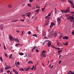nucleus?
Segmentation results:
<instances>
[{"mask_svg":"<svg viewBox=\"0 0 74 74\" xmlns=\"http://www.w3.org/2000/svg\"><path fill=\"white\" fill-rule=\"evenodd\" d=\"M28 34L29 35H30V34H31V32L30 31H29L28 32Z\"/></svg>","mask_w":74,"mask_h":74,"instance_id":"49","label":"nucleus"},{"mask_svg":"<svg viewBox=\"0 0 74 74\" xmlns=\"http://www.w3.org/2000/svg\"><path fill=\"white\" fill-rule=\"evenodd\" d=\"M62 38L63 39H64V40H68L69 38V37L68 36H64Z\"/></svg>","mask_w":74,"mask_h":74,"instance_id":"8","label":"nucleus"},{"mask_svg":"<svg viewBox=\"0 0 74 74\" xmlns=\"http://www.w3.org/2000/svg\"><path fill=\"white\" fill-rule=\"evenodd\" d=\"M15 65L17 67H19V66L18 65V64H17L16 63L15 64Z\"/></svg>","mask_w":74,"mask_h":74,"instance_id":"37","label":"nucleus"},{"mask_svg":"<svg viewBox=\"0 0 74 74\" xmlns=\"http://www.w3.org/2000/svg\"><path fill=\"white\" fill-rule=\"evenodd\" d=\"M45 8H42V11L43 12H44V11H45Z\"/></svg>","mask_w":74,"mask_h":74,"instance_id":"32","label":"nucleus"},{"mask_svg":"<svg viewBox=\"0 0 74 74\" xmlns=\"http://www.w3.org/2000/svg\"><path fill=\"white\" fill-rule=\"evenodd\" d=\"M14 40L15 41H16V42H19V40L18 38H16L14 39Z\"/></svg>","mask_w":74,"mask_h":74,"instance_id":"11","label":"nucleus"},{"mask_svg":"<svg viewBox=\"0 0 74 74\" xmlns=\"http://www.w3.org/2000/svg\"><path fill=\"white\" fill-rule=\"evenodd\" d=\"M17 63L18 65H20V63H19V62L18 61L17 62Z\"/></svg>","mask_w":74,"mask_h":74,"instance_id":"48","label":"nucleus"},{"mask_svg":"<svg viewBox=\"0 0 74 74\" xmlns=\"http://www.w3.org/2000/svg\"><path fill=\"white\" fill-rule=\"evenodd\" d=\"M47 7V5H45V7H44V8H45V7Z\"/></svg>","mask_w":74,"mask_h":74,"instance_id":"64","label":"nucleus"},{"mask_svg":"<svg viewBox=\"0 0 74 74\" xmlns=\"http://www.w3.org/2000/svg\"><path fill=\"white\" fill-rule=\"evenodd\" d=\"M34 65H33L32 67L31 68V70H33L34 69Z\"/></svg>","mask_w":74,"mask_h":74,"instance_id":"28","label":"nucleus"},{"mask_svg":"<svg viewBox=\"0 0 74 74\" xmlns=\"http://www.w3.org/2000/svg\"><path fill=\"white\" fill-rule=\"evenodd\" d=\"M21 33H22V36H23V32H21Z\"/></svg>","mask_w":74,"mask_h":74,"instance_id":"62","label":"nucleus"},{"mask_svg":"<svg viewBox=\"0 0 74 74\" xmlns=\"http://www.w3.org/2000/svg\"><path fill=\"white\" fill-rule=\"evenodd\" d=\"M20 45V44H16V45H15V46H16V47H17V46H18V45Z\"/></svg>","mask_w":74,"mask_h":74,"instance_id":"41","label":"nucleus"},{"mask_svg":"<svg viewBox=\"0 0 74 74\" xmlns=\"http://www.w3.org/2000/svg\"><path fill=\"white\" fill-rule=\"evenodd\" d=\"M28 55L29 57H32V54L31 53H28Z\"/></svg>","mask_w":74,"mask_h":74,"instance_id":"18","label":"nucleus"},{"mask_svg":"<svg viewBox=\"0 0 74 74\" xmlns=\"http://www.w3.org/2000/svg\"><path fill=\"white\" fill-rule=\"evenodd\" d=\"M58 53H60V52H62V51H58Z\"/></svg>","mask_w":74,"mask_h":74,"instance_id":"43","label":"nucleus"},{"mask_svg":"<svg viewBox=\"0 0 74 74\" xmlns=\"http://www.w3.org/2000/svg\"><path fill=\"white\" fill-rule=\"evenodd\" d=\"M68 42H67L65 43H63V44L64 45H68Z\"/></svg>","mask_w":74,"mask_h":74,"instance_id":"20","label":"nucleus"},{"mask_svg":"<svg viewBox=\"0 0 74 74\" xmlns=\"http://www.w3.org/2000/svg\"><path fill=\"white\" fill-rule=\"evenodd\" d=\"M55 12L56 14H58L59 13V11L58 10L56 9V8H55L54 9Z\"/></svg>","mask_w":74,"mask_h":74,"instance_id":"4","label":"nucleus"},{"mask_svg":"<svg viewBox=\"0 0 74 74\" xmlns=\"http://www.w3.org/2000/svg\"><path fill=\"white\" fill-rule=\"evenodd\" d=\"M12 54H11L10 55V56L9 57V58H10V59H11L12 58Z\"/></svg>","mask_w":74,"mask_h":74,"instance_id":"47","label":"nucleus"},{"mask_svg":"<svg viewBox=\"0 0 74 74\" xmlns=\"http://www.w3.org/2000/svg\"><path fill=\"white\" fill-rule=\"evenodd\" d=\"M0 30H3L4 29V27H3V25H0Z\"/></svg>","mask_w":74,"mask_h":74,"instance_id":"16","label":"nucleus"},{"mask_svg":"<svg viewBox=\"0 0 74 74\" xmlns=\"http://www.w3.org/2000/svg\"><path fill=\"white\" fill-rule=\"evenodd\" d=\"M30 69V66H28L27 67V69H25V71H29V70Z\"/></svg>","mask_w":74,"mask_h":74,"instance_id":"15","label":"nucleus"},{"mask_svg":"<svg viewBox=\"0 0 74 74\" xmlns=\"http://www.w3.org/2000/svg\"><path fill=\"white\" fill-rule=\"evenodd\" d=\"M72 34L73 35V36H74V30H73V31L72 32Z\"/></svg>","mask_w":74,"mask_h":74,"instance_id":"44","label":"nucleus"},{"mask_svg":"<svg viewBox=\"0 0 74 74\" xmlns=\"http://www.w3.org/2000/svg\"><path fill=\"white\" fill-rule=\"evenodd\" d=\"M8 7L9 8H11L12 7V6L11 5H8Z\"/></svg>","mask_w":74,"mask_h":74,"instance_id":"31","label":"nucleus"},{"mask_svg":"<svg viewBox=\"0 0 74 74\" xmlns=\"http://www.w3.org/2000/svg\"><path fill=\"white\" fill-rule=\"evenodd\" d=\"M51 45V42H49L48 43L47 46L49 47H50Z\"/></svg>","mask_w":74,"mask_h":74,"instance_id":"17","label":"nucleus"},{"mask_svg":"<svg viewBox=\"0 0 74 74\" xmlns=\"http://www.w3.org/2000/svg\"><path fill=\"white\" fill-rule=\"evenodd\" d=\"M28 64H29V63H31V64H33V62L32 61H29L28 62Z\"/></svg>","mask_w":74,"mask_h":74,"instance_id":"19","label":"nucleus"},{"mask_svg":"<svg viewBox=\"0 0 74 74\" xmlns=\"http://www.w3.org/2000/svg\"><path fill=\"white\" fill-rule=\"evenodd\" d=\"M35 50H36V52H37V53H38V52L39 51L37 49H36Z\"/></svg>","mask_w":74,"mask_h":74,"instance_id":"40","label":"nucleus"},{"mask_svg":"<svg viewBox=\"0 0 74 74\" xmlns=\"http://www.w3.org/2000/svg\"><path fill=\"white\" fill-rule=\"evenodd\" d=\"M61 62H62V61H59V64H60V63H61Z\"/></svg>","mask_w":74,"mask_h":74,"instance_id":"61","label":"nucleus"},{"mask_svg":"<svg viewBox=\"0 0 74 74\" xmlns=\"http://www.w3.org/2000/svg\"><path fill=\"white\" fill-rule=\"evenodd\" d=\"M41 55L42 56V58L46 57L45 53H42L41 54Z\"/></svg>","mask_w":74,"mask_h":74,"instance_id":"7","label":"nucleus"},{"mask_svg":"<svg viewBox=\"0 0 74 74\" xmlns=\"http://www.w3.org/2000/svg\"><path fill=\"white\" fill-rule=\"evenodd\" d=\"M44 36L43 37L45 39H48V38L47 36Z\"/></svg>","mask_w":74,"mask_h":74,"instance_id":"29","label":"nucleus"},{"mask_svg":"<svg viewBox=\"0 0 74 74\" xmlns=\"http://www.w3.org/2000/svg\"><path fill=\"white\" fill-rule=\"evenodd\" d=\"M0 59H1V61L2 62H3V59H2V58H1V57H0Z\"/></svg>","mask_w":74,"mask_h":74,"instance_id":"42","label":"nucleus"},{"mask_svg":"<svg viewBox=\"0 0 74 74\" xmlns=\"http://www.w3.org/2000/svg\"><path fill=\"white\" fill-rule=\"evenodd\" d=\"M13 71L14 72V73H16V74H18V72L16 71L15 69H13Z\"/></svg>","mask_w":74,"mask_h":74,"instance_id":"10","label":"nucleus"},{"mask_svg":"<svg viewBox=\"0 0 74 74\" xmlns=\"http://www.w3.org/2000/svg\"><path fill=\"white\" fill-rule=\"evenodd\" d=\"M1 71H3V69L2 68L1 69Z\"/></svg>","mask_w":74,"mask_h":74,"instance_id":"53","label":"nucleus"},{"mask_svg":"<svg viewBox=\"0 0 74 74\" xmlns=\"http://www.w3.org/2000/svg\"><path fill=\"white\" fill-rule=\"evenodd\" d=\"M71 14H74V12H71Z\"/></svg>","mask_w":74,"mask_h":74,"instance_id":"60","label":"nucleus"},{"mask_svg":"<svg viewBox=\"0 0 74 74\" xmlns=\"http://www.w3.org/2000/svg\"><path fill=\"white\" fill-rule=\"evenodd\" d=\"M4 49L5 50L6 49V47H5V46H4Z\"/></svg>","mask_w":74,"mask_h":74,"instance_id":"54","label":"nucleus"},{"mask_svg":"<svg viewBox=\"0 0 74 74\" xmlns=\"http://www.w3.org/2000/svg\"><path fill=\"white\" fill-rule=\"evenodd\" d=\"M20 21H22V22H24V21H25V19L20 20Z\"/></svg>","mask_w":74,"mask_h":74,"instance_id":"38","label":"nucleus"},{"mask_svg":"<svg viewBox=\"0 0 74 74\" xmlns=\"http://www.w3.org/2000/svg\"><path fill=\"white\" fill-rule=\"evenodd\" d=\"M67 19L68 20H70L71 22H73V20L74 19V17L72 16H69V17H67Z\"/></svg>","mask_w":74,"mask_h":74,"instance_id":"1","label":"nucleus"},{"mask_svg":"<svg viewBox=\"0 0 74 74\" xmlns=\"http://www.w3.org/2000/svg\"><path fill=\"white\" fill-rule=\"evenodd\" d=\"M42 34H43V37H44V36H45V35H46V32H44V31H43Z\"/></svg>","mask_w":74,"mask_h":74,"instance_id":"14","label":"nucleus"},{"mask_svg":"<svg viewBox=\"0 0 74 74\" xmlns=\"http://www.w3.org/2000/svg\"><path fill=\"white\" fill-rule=\"evenodd\" d=\"M70 7H68L66 10L64 11V12L65 13H69L70 12Z\"/></svg>","mask_w":74,"mask_h":74,"instance_id":"2","label":"nucleus"},{"mask_svg":"<svg viewBox=\"0 0 74 74\" xmlns=\"http://www.w3.org/2000/svg\"><path fill=\"white\" fill-rule=\"evenodd\" d=\"M16 32H17V33H19V30H17Z\"/></svg>","mask_w":74,"mask_h":74,"instance_id":"58","label":"nucleus"},{"mask_svg":"<svg viewBox=\"0 0 74 74\" xmlns=\"http://www.w3.org/2000/svg\"><path fill=\"white\" fill-rule=\"evenodd\" d=\"M47 16H51V13H49Z\"/></svg>","mask_w":74,"mask_h":74,"instance_id":"51","label":"nucleus"},{"mask_svg":"<svg viewBox=\"0 0 74 74\" xmlns=\"http://www.w3.org/2000/svg\"><path fill=\"white\" fill-rule=\"evenodd\" d=\"M53 26H55V23H54L52 22L51 23V25L50 26L51 28H52V27L53 26Z\"/></svg>","mask_w":74,"mask_h":74,"instance_id":"9","label":"nucleus"},{"mask_svg":"<svg viewBox=\"0 0 74 74\" xmlns=\"http://www.w3.org/2000/svg\"><path fill=\"white\" fill-rule=\"evenodd\" d=\"M33 0H29V2H32L33 1Z\"/></svg>","mask_w":74,"mask_h":74,"instance_id":"57","label":"nucleus"},{"mask_svg":"<svg viewBox=\"0 0 74 74\" xmlns=\"http://www.w3.org/2000/svg\"><path fill=\"white\" fill-rule=\"evenodd\" d=\"M27 5L29 6V7H31L32 6H31V4H30L28 3L27 4Z\"/></svg>","mask_w":74,"mask_h":74,"instance_id":"35","label":"nucleus"},{"mask_svg":"<svg viewBox=\"0 0 74 74\" xmlns=\"http://www.w3.org/2000/svg\"><path fill=\"white\" fill-rule=\"evenodd\" d=\"M17 21H18V20H15L12 21L11 22H17Z\"/></svg>","mask_w":74,"mask_h":74,"instance_id":"21","label":"nucleus"},{"mask_svg":"<svg viewBox=\"0 0 74 74\" xmlns=\"http://www.w3.org/2000/svg\"><path fill=\"white\" fill-rule=\"evenodd\" d=\"M61 11L63 13V10H61Z\"/></svg>","mask_w":74,"mask_h":74,"instance_id":"63","label":"nucleus"},{"mask_svg":"<svg viewBox=\"0 0 74 74\" xmlns=\"http://www.w3.org/2000/svg\"><path fill=\"white\" fill-rule=\"evenodd\" d=\"M48 17L49 16H46V17H45V19H47V18H48Z\"/></svg>","mask_w":74,"mask_h":74,"instance_id":"45","label":"nucleus"},{"mask_svg":"<svg viewBox=\"0 0 74 74\" xmlns=\"http://www.w3.org/2000/svg\"><path fill=\"white\" fill-rule=\"evenodd\" d=\"M20 71H24V69L23 68H21L19 69Z\"/></svg>","mask_w":74,"mask_h":74,"instance_id":"25","label":"nucleus"},{"mask_svg":"<svg viewBox=\"0 0 74 74\" xmlns=\"http://www.w3.org/2000/svg\"><path fill=\"white\" fill-rule=\"evenodd\" d=\"M33 36H34L35 37H36L37 38L38 37V36H37V35L36 34H33Z\"/></svg>","mask_w":74,"mask_h":74,"instance_id":"22","label":"nucleus"},{"mask_svg":"<svg viewBox=\"0 0 74 74\" xmlns=\"http://www.w3.org/2000/svg\"><path fill=\"white\" fill-rule=\"evenodd\" d=\"M48 37H49V38H51V37H52V36L51 35L49 34V36H48Z\"/></svg>","mask_w":74,"mask_h":74,"instance_id":"30","label":"nucleus"},{"mask_svg":"<svg viewBox=\"0 0 74 74\" xmlns=\"http://www.w3.org/2000/svg\"><path fill=\"white\" fill-rule=\"evenodd\" d=\"M46 53V51L45 50H43L42 51V53Z\"/></svg>","mask_w":74,"mask_h":74,"instance_id":"23","label":"nucleus"},{"mask_svg":"<svg viewBox=\"0 0 74 74\" xmlns=\"http://www.w3.org/2000/svg\"><path fill=\"white\" fill-rule=\"evenodd\" d=\"M57 45H59V44H60V43L58 42L57 43Z\"/></svg>","mask_w":74,"mask_h":74,"instance_id":"52","label":"nucleus"},{"mask_svg":"<svg viewBox=\"0 0 74 74\" xmlns=\"http://www.w3.org/2000/svg\"><path fill=\"white\" fill-rule=\"evenodd\" d=\"M63 1H64V0H62ZM68 1H69V3H71V5H72V4H73L74 3H73L72 2V1H71V0H68Z\"/></svg>","mask_w":74,"mask_h":74,"instance_id":"12","label":"nucleus"},{"mask_svg":"<svg viewBox=\"0 0 74 74\" xmlns=\"http://www.w3.org/2000/svg\"><path fill=\"white\" fill-rule=\"evenodd\" d=\"M71 7H72V8H74V4H72L71 5Z\"/></svg>","mask_w":74,"mask_h":74,"instance_id":"26","label":"nucleus"},{"mask_svg":"<svg viewBox=\"0 0 74 74\" xmlns=\"http://www.w3.org/2000/svg\"><path fill=\"white\" fill-rule=\"evenodd\" d=\"M7 72L8 73H10V71H7Z\"/></svg>","mask_w":74,"mask_h":74,"instance_id":"55","label":"nucleus"},{"mask_svg":"<svg viewBox=\"0 0 74 74\" xmlns=\"http://www.w3.org/2000/svg\"><path fill=\"white\" fill-rule=\"evenodd\" d=\"M38 27H36V31H38Z\"/></svg>","mask_w":74,"mask_h":74,"instance_id":"50","label":"nucleus"},{"mask_svg":"<svg viewBox=\"0 0 74 74\" xmlns=\"http://www.w3.org/2000/svg\"><path fill=\"white\" fill-rule=\"evenodd\" d=\"M70 73H71V74H74V72H72L71 71H70Z\"/></svg>","mask_w":74,"mask_h":74,"instance_id":"33","label":"nucleus"},{"mask_svg":"<svg viewBox=\"0 0 74 74\" xmlns=\"http://www.w3.org/2000/svg\"><path fill=\"white\" fill-rule=\"evenodd\" d=\"M63 37V35H61L60 36V37L59 38V39H60V38H62Z\"/></svg>","mask_w":74,"mask_h":74,"instance_id":"39","label":"nucleus"},{"mask_svg":"<svg viewBox=\"0 0 74 74\" xmlns=\"http://www.w3.org/2000/svg\"><path fill=\"white\" fill-rule=\"evenodd\" d=\"M53 67V65L50 68V69H52V68Z\"/></svg>","mask_w":74,"mask_h":74,"instance_id":"59","label":"nucleus"},{"mask_svg":"<svg viewBox=\"0 0 74 74\" xmlns=\"http://www.w3.org/2000/svg\"><path fill=\"white\" fill-rule=\"evenodd\" d=\"M57 21H58V25H59L60 23V21H61V18L59 17L58 18Z\"/></svg>","mask_w":74,"mask_h":74,"instance_id":"3","label":"nucleus"},{"mask_svg":"<svg viewBox=\"0 0 74 74\" xmlns=\"http://www.w3.org/2000/svg\"><path fill=\"white\" fill-rule=\"evenodd\" d=\"M18 54L19 55H21V56H22V55H24V53H18Z\"/></svg>","mask_w":74,"mask_h":74,"instance_id":"27","label":"nucleus"},{"mask_svg":"<svg viewBox=\"0 0 74 74\" xmlns=\"http://www.w3.org/2000/svg\"><path fill=\"white\" fill-rule=\"evenodd\" d=\"M31 15H30V14H27V16H29V17H30V16Z\"/></svg>","mask_w":74,"mask_h":74,"instance_id":"46","label":"nucleus"},{"mask_svg":"<svg viewBox=\"0 0 74 74\" xmlns=\"http://www.w3.org/2000/svg\"><path fill=\"white\" fill-rule=\"evenodd\" d=\"M10 68L11 67L9 66H7L5 68V70H7L9 69H10Z\"/></svg>","mask_w":74,"mask_h":74,"instance_id":"13","label":"nucleus"},{"mask_svg":"<svg viewBox=\"0 0 74 74\" xmlns=\"http://www.w3.org/2000/svg\"><path fill=\"white\" fill-rule=\"evenodd\" d=\"M53 37H56V36H57V35L58 34V33L56 32V31L54 33H53Z\"/></svg>","mask_w":74,"mask_h":74,"instance_id":"6","label":"nucleus"},{"mask_svg":"<svg viewBox=\"0 0 74 74\" xmlns=\"http://www.w3.org/2000/svg\"><path fill=\"white\" fill-rule=\"evenodd\" d=\"M5 53V56H6V58H8V56H7V54L5 53Z\"/></svg>","mask_w":74,"mask_h":74,"instance_id":"24","label":"nucleus"},{"mask_svg":"<svg viewBox=\"0 0 74 74\" xmlns=\"http://www.w3.org/2000/svg\"><path fill=\"white\" fill-rule=\"evenodd\" d=\"M39 10H40L39 9H38L37 10H35V11H36L38 13V12H39Z\"/></svg>","mask_w":74,"mask_h":74,"instance_id":"34","label":"nucleus"},{"mask_svg":"<svg viewBox=\"0 0 74 74\" xmlns=\"http://www.w3.org/2000/svg\"><path fill=\"white\" fill-rule=\"evenodd\" d=\"M9 38H10V40L12 41H14V39L13 38V37H12V36H11L10 35L9 36Z\"/></svg>","mask_w":74,"mask_h":74,"instance_id":"5","label":"nucleus"},{"mask_svg":"<svg viewBox=\"0 0 74 74\" xmlns=\"http://www.w3.org/2000/svg\"><path fill=\"white\" fill-rule=\"evenodd\" d=\"M51 47H52V48H55V46L53 45H51Z\"/></svg>","mask_w":74,"mask_h":74,"instance_id":"36","label":"nucleus"},{"mask_svg":"<svg viewBox=\"0 0 74 74\" xmlns=\"http://www.w3.org/2000/svg\"><path fill=\"white\" fill-rule=\"evenodd\" d=\"M57 49H58V50H60V49L61 50L60 48H57Z\"/></svg>","mask_w":74,"mask_h":74,"instance_id":"56","label":"nucleus"}]
</instances>
